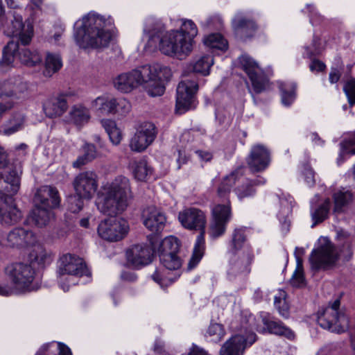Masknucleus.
<instances>
[{
    "instance_id": "nucleus-1",
    "label": "nucleus",
    "mask_w": 355,
    "mask_h": 355,
    "mask_svg": "<svg viewBox=\"0 0 355 355\" xmlns=\"http://www.w3.org/2000/svg\"><path fill=\"white\" fill-rule=\"evenodd\" d=\"M132 198L130 181L124 176L116 177L104 187L96 203L101 213L112 218L102 220L98 225V234L102 239L114 242L126 236L129 230L128 221L114 217L127 209Z\"/></svg>"
},
{
    "instance_id": "nucleus-2",
    "label": "nucleus",
    "mask_w": 355,
    "mask_h": 355,
    "mask_svg": "<svg viewBox=\"0 0 355 355\" xmlns=\"http://www.w3.org/2000/svg\"><path fill=\"white\" fill-rule=\"evenodd\" d=\"M144 33L147 39L145 46L147 51H154L159 49L163 54L178 58L187 56L192 51L189 41L185 40L182 32H166L164 25L153 18L146 20Z\"/></svg>"
},
{
    "instance_id": "nucleus-3",
    "label": "nucleus",
    "mask_w": 355,
    "mask_h": 355,
    "mask_svg": "<svg viewBox=\"0 0 355 355\" xmlns=\"http://www.w3.org/2000/svg\"><path fill=\"white\" fill-rule=\"evenodd\" d=\"M11 32L13 37L18 39V42L9 41L3 47L2 58L0 64L9 65L13 62L17 57L20 62L28 66H34L42 60L40 54L36 50H31L26 47L28 45L33 37V26L29 21L23 22V18L20 15L14 14L11 21Z\"/></svg>"
},
{
    "instance_id": "nucleus-4",
    "label": "nucleus",
    "mask_w": 355,
    "mask_h": 355,
    "mask_svg": "<svg viewBox=\"0 0 355 355\" xmlns=\"http://www.w3.org/2000/svg\"><path fill=\"white\" fill-rule=\"evenodd\" d=\"M113 20L103 16L89 12L81 20L76 21L75 39L83 49H100L108 46L112 39L111 28Z\"/></svg>"
},
{
    "instance_id": "nucleus-5",
    "label": "nucleus",
    "mask_w": 355,
    "mask_h": 355,
    "mask_svg": "<svg viewBox=\"0 0 355 355\" xmlns=\"http://www.w3.org/2000/svg\"><path fill=\"white\" fill-rule=\"evenodd\" d=\"M21 173V165L17 162L12 164L0 178V222L2 224L12 225L19 222L22 216L12 198L19 189Z\"/></svg>"
},
{
    "instance_id": "nucleus-6",
    "label": "nucleus",
    "mask_w": 355,
    "mask_h": 355,
    "mask_svg": "<svg viewBox=\"0 0 355 355\" xmlns=\"http://www.w3.org/2000/svg\"><path fill=\"white\" fill-rule=\"evenodd\" d=\"M213 64V57L206 55L200 57L191 65L193 73L184 76V79L177 87V113L182 114L196 107L195 94L198 89V83L195 73H200L202 76L209 75L210 67Z\"/></svg>"
},
{
    "instance_id": "nucleus-7",
    "label": "nucleus",
    "mask_w": 355,
    "mask_h": 355,
    "mask_svg": "<svg viewBox=\"0 0 355 355\" xmlns=\"http://www.w3.org/2000/svg\"><path fill=\"white\" fill-rule=\"evenodd\" d=\"M178 219L184 228L200 232L195 243L192 256L188 263V268L191 270L198 264L204 254L206 216L200 209L191 207L180 211L178 214Z\"/></svg>"
},
{
    "instance_id": "nucleus-8",
    "label": "nucleus",
    "mask_w": 355,
    "mask_h": 355,
    "mask_svg": "<svg viewBox=\"0 0 355 355\" xmlns=\"http://www.w3.org/2000/svg\"><path fill=\"white\" fill-rule=\"evenodd\" d=\"M340 301L336 300L333 304L318 313L317 321L323 329L341 334L349 329V320L345 309H340Z\"/></svg>"
},
{
    "instance_id": "nucleus-9",
    "label": "nucleus",
    "mask_w": 355,
    "mask_h": 355,
    "mask_svg": "<svg viewBox=\"0 0 355 355\" xmlns=\"http://www.w3.org/2000/svg\"><path fill=\"white\" fill-rule=\"evenodd\" d=\"M339 259V254L335 245L327 238L319 239L318 245L310 255L313 269L329 270L334 267Z\"/></svg>"
},
{
    "instance_id": "nucleus-10",
    "label": "nucleus",
    "mask_w": 355,
    "mask_h": 355,
    "mask_svg": "<svg viewBox=\"0 0 355 355\" xmlns=\"http://www.w3.org/2000/svg\"><path fill=\"white\" fill-rule=\"evenodd\" d=\"M150 71L149 67L143 65L129 72L122 73L113 80L114 87L122 93L130 92L141 84L145 88L146 77H148Z\"/></svg>"
},
{
    "instance_id": "nucleus-11",
    "label": "nucleus",
    "mask_w": 355,
    "mask_h": 355,
    "mask_svg": "<svg viewBox=\"0 0 355 355\" xmlns=\"http://www.w3.org/2000/svg\"><path fill=\"white\" fill-rule=\"evenodd\" d=\"M36 242L35 234L29 229L18 227L8 233H0V245L2 247L21 249Z\"/></svg>"
},
{
    "instance_id": "nucleus-12",
    "label": "nucleus",
    "mask_w": 355,
    "mask_h": 355,
    "mask_svg": "<svg viewBox=\"0 0 355 355\" xmlns=\"http://www.w3.org/2000/svg\"><path fill=\"white\" fill-rule=\"evenodd\" d=\"M146 66L149 67L151 71L148 77H146L145 90L150 96H162L165 91L164 82L168 81L171 76V69L159 64Z\"/></svg>"
},
{
    "instance_id": "nucleus-13",
    "label": "nucleus",
    "mask_w": 355,
    "mask_h": 355,
    "mask_svg": "<svg viewBox=\"0 0 355 355\" xmlns=\"http://www.w3.org/2000/svg\"><path fill=\"white\" fill-rule=\"evenodd\" d=\"M231 218L232 209L229 200L225 204L214 205L211 209V219L209 225L210 236L216 239L223 235Z\"/></svg>"
},
{
    "instance_id": "nucleus-14",
    "label": "nucleus",
    "mask_w": 355,
    "mask_h": 355,
    "mask_svg": "<svg viewBox=\"0 0 355 355\" xmlns=\"http://www.w3.org/2000/svg\"><path fill=\"white\" fill-rule=\"evenodd\" d=\"M5 273L18 289H26L34 279L35 271L31 264L12 263L5 268Z\"/></svg>"
},
{
    "instance_id": "nucleus-15",
    "label": "nucleus",
    "mask_w": 355,
    "mask_h": 355,
    "mask_svg": "<svg viewBox=\"0 0 355 355\" xmlns=\"http://www.w3.org/2000/svg\"><path fill=\"white\" fill-rule=\"evenodd\" d=\"M76 194L86 200L93 198L98 187V178L93 171L79 173L73 180Z\"/></svg>"
},
{
    "instance_id": "nucleus-16",
    "label": "nucleus",
    "mask_w": 355,
    "mask_h": 355,
    "mask_svg": "<svg viewBox=\"0 0 355 355\" xmlns=\"http://www.w3.org/2000/svg\"><path fill=\"white\" fill-rule=\"evenodd\" d=\"M241 63L251 80L254 92L260 94L266 91L268 87L269 81L258 64L248 55L242 56Z\"/></svg>"
},
{
    "instance_id": "nucleus-17",
    "label": "nucleus",
    "mask_w": 355,
    "mask_h": 355,
    "mask_svg": "<svg viewBox=\"0 0 355 355\" xmlns=\"http://www.w3.org/2000/svg\"><path fill=\"white\" fill-rule=\"evenodd\" d=\"M156 135L155 125L150 122H144L139 125L131 138L130 148L133 151L141 152L153 143Z\"/></svg>"
},
{
    "instance_id": "nucleus-18",
    "label": "nucleus",
    "mask_w": 355,
    "mask_h": 355,
    "mask_svg": "<svg viewBox=\"0 0 355 355\" xmlns=\"http://www.w3.org/2000/svg\"><path fill=\"white\" fill-rule=\"evenodd\" d=\"M58 273L60 276L64 275L78 277L90 275V272L83 259L71 254H64L60 258Z\"/></svg>"
},
{
    "instance_id": "nucleus-19",
    "label": "nucleus",
    "mask_w": 355,
    "mask_h": 355,
    "mask_svg": "<svg viewBox=\"0 0 355 355\" xmlns=\"http://www.w3.org/2000/svg\"><path fill=\"white\" fill-rule=\"evenodd\" d=\"M227 274L230 277L241 275H247L250 272V265L254 259L251 249H247L240 253H232Z\"/></svg>"
},
{
    "instance_id": "nucleus-20",
    "label": "nucleus",
    "mask_w": 355,
    "mask_h": 355,
    "mask_svg": "<svg viewBox=\"0 0 355 355\" xmlns=\"http://www.w3.org/2000/svg\"><path fill=\"white\" fill-rule=\"evenodd\" d=\"M256 340V335L251 334L248 338L242 335H235L227 340L221 347L219 355H243L245 349Z\"/></svg>"
},
{
    "instance_id": "nucleus-21",
    "label": "nucleus",
    "mask_w": 355,
    "mask_h": 355,
    "mask_svg": "<svg viewBox=\"0 0 355 355\" xmlns=\"http://www.w3.org/2000/svg\"><path fill=\"white\" fill-rule=\"evenodd\" d=\"M142 218L144 226L155 233L162 232L166 222L165 214L155 206L146 207L142 212Z\"/></svg>"
},
{
    "instance_id": "nucleus-22",
    "label": "nucleus",
    "mask_w": 355,
    "mask_h": 355,
    "mask_svg": "<svg viewBox=\"0 0 355 355\" xmlns=\"http://www.w3.org/2000/svg\"><path fill=\"white\" fill-rule=\"evenodd\" d=\"M35 206H42L50 209L59 206L60 198L56 188L51 186H42L36 191L33 198Z\"/></svg>"
},
{
    "instance_id": "nucleus-23",
    "label": "nucleus",
    "mask_w": 355,
    "mask_h": 355,
    "mask_svg": "<svg viewBox=\"0 0 355 355\" xmlns=\"http://www.w3.org/2000/svg\"><path fill=\"white\" fill-rule=\"evenodd\" d=\"M153 255V249L149 245L143 244L135 245L126 252L128 261L135 267L150 263Z\"/></svg>"
},
{
    "instance_id": "nucleus-24",
    "label": "nucleus",
    "mask_w": 355,
    "mask_h": 355,
    "mask_svg": "<svg viewBox=\"0 0 355 355\" xmlns=\"http://www.w3.org/2000/svg\"><path fill=\"white\" fill-rule=\"evenodd\" d=\"M248 164L254 172L265 170L270 163V153L262 145L254 146L247 159Z\"/></svg>"
},
{
    "instance_id": "nucleus-25",
    "label": "nucleus",
    "mask_w": 355,
    "mask_h": 355,
    "mask_svg": "<svg viewBox=\"0 0 355 355\" xmlns=\"http://www.w3.org/2000/svg\"><path fill=\"white\" fill-rule=\"evenodd\" d=\"M261 318L264 329L268 333L284 337L291 340L295 338L294 332L282 321L268 313H262Z\"/></svg>"
},
{
    "instance_id": "nucleus-26",
    "label": "nucleus",
    "mask_w": 355,
    "mask_h": 355,
    "mask_svg": "<svg viewBox=\"0 0 355 355\" xmlns=\"http://www.w3.org/2000/svg\"><path fill=\"white\" fill-rule=\"evenodd\" d=\"M67 95L60 94L46 100L43 103V110L49 118L62 115L68 108Z\"/></svg>"
},
{
    "instance_id": "nucleus-27",
    "label": "nucleus",
    "mask_w": 355,
    "mask_h": 355,
    "mask_svg": "<svg viewBox=\"0 0 355 355\" xmlns=\"http://www.w3.org/2000/svg\"><path fill=\"white\" fill-rule=\"evenodd\" d=\"M232 25L236 34L245 38L252 37L258 28L253 20L246 18L241 13L236 15L232 20Z\"/></svg>"
},
{
    "instance_id": "nucleus-28",
    "label": "nucleus",
    "mask_w": 355,
    "mask_h": 355,
    "mask_svg": "<svg viewBox=\"0 0 355 355\" xmlns=\"http://www.w3.org/2000/svg\"><path fill=\"white\" fill-rule=\"evenodd\" d=\"M89 109L81 104L73 105L69 112V121L77 126H83L90 120Z\"/></svg>"
},
{
    "instance_id": "nucleus-29",
    "label": "nucleus",
    "mask_w": 355,
    "mask_h": 355,
    "mask_svg": "<svg viewBox=\"0 0 355 355\" xmlns=\"http://www.w3.org/2000/svg\"><path fill=\"white\" fill-rule=\"evenodd\" d=\"M52 216L53 214L49 208L35 205L31 214L30 219L36 226L42 227L49 223Z\"/></svg>"
},
{
    "instance_id": "nucleus-30",
    "label": "nucleus",
    "mask_w": 355,
    "mask_h": 355,
    "mask_svg": "<svg viewBox=\"0 0 355 355\" xmlns=\"http://www.w3.org/2000/svg\"><path fill=\"white\" fill-rule=\"evenodd\" d=\"M333 199L334 202V212L342 213L344 209L353 200L352 193L345 189H342L336 191L333 194Z\"/></svg>"
},
{
    "instance_id": "nucleus-31",
    "label": "nucleus",
    "mask_w": 355,
    "mask_h": 355,
    "mask_svg": "<svg viewBox=\"0 0 355 355\" xmlns=\"http://www.w3.org/2000/svg\"><path fill=\"white\" fill-rule=\"evenodd\" d=\"M331 205L330 199L327 198L322 203L311 208V216L313 220L311 227H314L328 218Z\"/></svg>"
},
{
    "instance_id": "nucleus-32",
    "label": "nucleus",
    "mask_w": 355,
    "mask_h": 355,
    "mask_svg": "<svg viewBox=\"0 0 355 355\" xmlns=\"http://www.w3.org/2000/svg\"><path fill=\"white\" fill-rule=\"evenodd\" d=\"M115 98L105 96H98L92 102V107L102 114H114Z\"/></svg>"
},
{
    "instance_id": "nucleus-33",
    "label": "nucleus",
    "mask_w": 355,
    "mask_h": 355,
    "mask_svg": "<svg viewBox=\"0 0 355 355\" xmlns=\"http://www.w3.org/2000/svg\"><path fill=\"white\" fill-rule=\"evenodd\" d=\"M304 251L303 248H296L295 250V255L297 261L296 269L291 279V284L295 287H300L304 284V277L302 267V260L300 258L304 254Z\"/></svg>"
},
{
    "instance_id": "nucleus-34",
    "label": "nucleus",
    "mask_w": 355,
    "mask_h": 355,
    "mask_svg": "<svg viewBox=\"0 0 355 355\" xmlns=\"http://www.w3.org/2000/svg\"><path fill=\"white\" fill-rule=\"evenodd\" d=\"M25 121L21 112L15 113L11 119L2 127V132L6 135H10L23 128Z\"/></svg>"
},
{
    "instance_id": "nucleus-35",
    "label": "nucleus",
    "mask_w": 355,
    "mask_h": 355,
    "mask_svg": "<svg viewBox=\"0 0 355 355\" xmlns=\"http://www.w3.org/2000/svg\"><path fill=\"white\" fill-rule=\"evenodd\" d=\"M204 44L213 51H225L228 47L227 41L219 33H212L205 37Z\"/></svg>"
},
{
    "instance_id": "nucleus-36",
    "label": "nucleus",
    "mask_w": 355,
    "mask_h": 355,
    "mask_svg": "<svg viewBox=\"0 0 355 355\" xmlns=\"http://www.w3.org/2000/svg\"><path fill=\"white\" fill-rule=\"evenodd\" d=\"M62 66V62L59 55L48 53L46 56L43 73L46 77H51L61 69Z\"/></svg>"
},
{
    "instance_id": "nucleus-37",
    "label": "nucleus",
    "mask_w": 355,
    "mask_h": 355,
    "mask_svg": "<svg viewBox=\"0 0 355 355\" xmlns=\"http://www.w3.org/2000/svg\"><path fill=\"white\" fill-rule=\"evenodd\" d=\"M130 166L135 178L139 181L145 180L146 177L152 173V170L148 166L145 159L133 161Z\"/></svg>"
},
{
    "instance_id": "nucleus-38",
    "label": "nucleus",
    "mask_w": 355,
    "mask_h": 355,
    "mask_svg": "<svg viewBox=\"0 0 355 355\" xmlns=\"http://www.w3.org/2000/svg\"><path fill=\"white\" fill-rule=\"evenodd\" d=\"M101 124L107 133L110 141L114 145H118L121 142L122 135L115 122L112 120L105 119L101 121Z\"/></svg>"
},
{
    "instance_id": "nucleus-39",
    "label": "nucleus",
    "mask_w": 355,
    "mask_h": 355,
    "mask_svg": "<svg viewBox=\"0 0 355 355\" xmlns=\"http://www.w3.org/2000/svg\"><path fill=\"white\" fill-rule=\"evenodd\" d=\"M159 257L161 263L168 270H176L182 265L181 259L177 254L160 252Z\"/></svg>"
},
{
    "instance_id": "nucleus-40",
    "label": "nucleus",
    "mask_w": 355,
    "mask_h": 355,
    "mask_svg": "<svg viewBox=\"0 0 355 355\" xmlns=\"http://www.w3.org/2000/svg\"><path fill=\"white\" fill-rule=\"evenodd\" d=\"M178 32H182L185 37L186 41H189L193 50L194 44V37L198 35V28L194 22L190 19L183 21L180 29L177 30Z\"/></svg>"
},
{
    "instance_id": "nucleus-41",
    "label": "nucleus",
    "mask_w": 355,
    "mask_h": 355,
    "mask_svg": "<svg viewBox=\"0 0 355 355\" xmlns=\"http://www.w3.org/2000/svg\"><path fill=\"white\" fill-rule=\"evenodd\" d=\"M279 89L282 104L285 106L291 105L295 98L296 85L294 83H280Z\"/></svg>"
},
{
    "instance_id": "nucleus-42",
    "label": "nucleus",
    "mask_w": 355,
    "mask_h": 355,
    "mask_svg": "<svg viewBox=\"0 0 355 355\" xmlns=\"http://www.w3.org/2000/svg\"><path fill=\"white\" fill-rule=\"evenodd\" d=\"M30 259L32 261L37 263L39 265H44L51 262L50 254L42 245H37L30 253Z\"/></svg>"
},
{
    "instance_id": "nucleus-43",
    "label": "nucleus",
    "mask_w": 355,
    "mask_h": 355,
    "mask_svg": "<svg viewBox=\"0 0 355 355\" xmlns=\"http://www.w3.org/2000/svg\"><path fill=\"white\" fill-rule=\"evenodd\" d=\"M279 202L280 209L279 211L277 216L280 222L286 223L287 219L292 212L293 200L291 196L283 197L280 198Z\"/></svg>"
},
{
    "instance_id": "nucleus-44",
    "label": "nucleus",
    "mask_w": 355,
    "mask_h": 355,
    "mask_svg": "<svg viewBox=\"0 0 355 355\" xmlns=\"http://www.w3.org/2000/svg\"><path fill=\"white\" fill-rule=\"evenodd\" d=\"M286 292L280 291L278 295L275 296L274 304L278 313L284 318L289 317V306L286 300Z\"/></svg>"
},
{
    "instance_id": "nucleus-45",
    "label": "nucleus",
    "mask_w": 355,
    "mask_h": 355,
    "mask_svg": "<svg viewBox=\"0 0 355 355\" xmlns=\"http://www.w3.org/2000/svg\"><path fill=\"white\" fill-rule=\"evenodd\" d=\"M245 241V230L243 228H236L234 230L230 243V252L236 253L240 250Z\"/></svg>"
},
{
    "instance_id": "nucleus-46",
    "label": "nucleus",
    "mask_w": 355,
    "mask_h": 355,
    "mask_svg": "<svg viewBox=\"0 0 355 355\" xmlns=\"http://www.w3.org/2000/svg\"><path fill=\"white\" fill-rule=\"evenodd\" d=\"M180 249V243L178 239L175 236H168L165 238L159 246L160 252H171V254H177Z\"/></svg>"
},
{
    "instance_id": "nucleus-47",
    "label": "nucleus",
    "mask_w": 355,
    "mask_h": 355,
    "mask_svg": "<svg viewBox=\"0 0 355 355\" xmlns=\"http://www.w3.org/2000/svg\"><path fill=\"white\" fill-rule=\"evenodd\" d=\"M236 177L234 173L227 176L220 183L218 189V194L220 197L227 199L232 187L235 184Z\"/></svg>"
},
{
    "instance_id": "nucleus-48",
    "label": "nucleus",
    "mask_w": 355,
    "mask_h": 355,
    "mask_svg": "<svg viewBox=\"0 0 355 355\" xmlns=\"http://www.w3.org/2000/svg\"><path fill=\"white\" fill-rule=\"evenodd\" d=\"M55 346L57 349L59 351V355H72L70 349L65 345L61 343H52L49 344L44 345L37 352L35 355H49L47 351L49 347Z\"/></svg>"
},
{
    "instance_id": "nucleus-49",
    "label": "nucleus",
    "mask_w": 355,
    "mask_h": 355,
    "mask_svg": "<svg viewBox=\"0 0 355 355\" xmlns=\"http://www.w3.org/2000/svg\"><path fill=\"white\" fill-rule=\"evenodd\" d=\"M207 334L211 337V340L214 343L220 341L225 336V331L222 325L215 323L211 324L207 330Z\"/></svg>"
},
{
    "instance_id": "nucleus-50",
    "label": "nucleus",
    "mask_w": 355,
    "mask_h": 355,
    "mask_svg": "<svg viewBox=\"0 0 355 355\" xmlns=\"http://www.w3.org/2000/svg\"><path fill=\"white\" fill-rule=\"evenodd\" d=\"M355 154V136L348 141L341 144V151L338 158V163L340 164L343 162V157L345 155Z\"/></svg>"
},
{
    "instance_id": "nucleus-51",
    "label": "nucleus",
    "mask_w": 355,
    "mask_h": 355,
    "mask_svg": "<svg viewBox=\"0 0 355 355\" xmlns=\"http://www.w3.org/2000/svg\"><path fill=\"white\" fill-rule=\"evenodd\" d=\"M115 107L114 114L119 115H125L131 109L130 103L123 98H115Z\"/></svg>"
},
{
    "instance_id": "nucleus-52",
    "label": "nucleus",
    "mask_w": 355,
    "mask_h": 355,
    "mask_svg": "<svg viewBox=\"0 0 355 355\" xmlns=\"http://www.w3.org/2000/svg\"><path fill=\"white\" fill-rule=\"evenodd\" d=\"M343 89L349 105L353 106L355 105V79L349 80Z\"/></svg>"
},
{
    "instance_id": "nucleus-53",
    "label": "nucleus",
    "mask_w": 355,
    "mask_h": 355,
    "mask_svg": "<svg viewBox=\"0 0 355 355\" xmlns=\"http://www.w3.org/2000/svg\"><path fill=\"white\" fill-rule=\"evenodd\" d=\"M251 184L252 182L247 181L245 184L236 188V193L239 199L250 197L255 193V191L251 186Z\"/></svg>"
},
{
    "instance_id": "nucleus-54",
    "label": "nucleus",
    "mask_w": 355,
    "mask_h": 355,
    "mask_svg": "<svg viewBox=\"0 0 355 355\" xmlns=\"http://www.w3.org/2000/svg\"><path fill=\"white\" fill-rule=\"evenodd\" d=\"M83 155L86 158V159L92 162L95 158H96L98 156H99L96 146L90 143H85L84 146H83Z\"/></svg>"
},
{
    "instance_id": "nucleus-55",
    "label": "nucleus",
    "mask_w": 355,
    "mask_h": 355,
    "mask_svg": "<svg viewBox=\"0 0 355 355\" xmlns=\"http://www.w3.org/2000/svg\"><path fill=\"white\" fill-rule=\"evenodd\" d=\"M12 78L0 81V97H12Z\"/></svg>"
},
{
    "instance_id": "nucleus-56",
    "label": "nucleus",
    "mask_w": 355,
    "mask_h": 355,
    "mask_svg": "<svg viewBox=\"0 0 355 355\" xmlns=\"http://www.w3.org/2000/svg\"><path fill=\"white\" fill-rule=\"evenodd\" d=\"M82 198H79L77 195L69 197V209L73 213L79 212L83 207V201Z\"/></svg>"
},
{
    "instance_id": "nucleus-57",
    "label": "nucleus",
    "mask_w": 355,
    "mask_h": 355,
    "mask_svg": "<svg viewBox=\"0 0 355 355\" xmlns=\"http://www.w3.org/2000/svg\"><path fill=\"white\" fill-rule=\"evenodd\" d=\"M26 89V85L19 78H12V91L13 96L17 98H19V94Z\"/></svg>"
},
{
    "instance_id": "nucleus-58",
    "label": "nucleus",
    "mask_w": 355,
    "mask_h": 355,
    "mask_svg": "<svg viewBox=\"0 0 355 355\" xmlns=\"http://www.w3.org/2000/svg\"><path fill=\"white\" fill-rule=\"evenodd\" d=\"M303 175L304 177L305 182L309 187H312L314 185L315 182V173L309 166H304Z\"/></svg>"
},
{
    "instance_id": "nucleus-59",
    "label": "nucleus",
    "mask_w": 355,
    "mask_h": 355,
    "mask_svg": "<svg viewBox=\"0 0 355 355\" xmlns=\"http://www.w3.org/2000/svg\"><path fill=\"white\" fill-rule=\"evenodd\" d=\"M153 279L158 283L161 287L167 286L168 284H172L175 279H173L171 277L168 278H162V275L159 273L158 270H156L154 274L152 275Z\"/></svg>"
},
{
    "instance_id": "nucleus-60",
    "label": "nucleus",
    "mask_w": 355,
    "mask_h": 355,
    "mask_svg": "<svg viewBox=\"0 0 355 355\" xmlns=\"http://www.w3.org/2000/svg\"><path fill=\"white\" fill-rule=\"evenodd\" d=\"M319 42V39L318 37H314L313 40L312 47L306 46L305 47V53L304 55L309 58H311L313 55H315L319 53L318 49V44Z\"/></svg>"
},
{
    "instance_id": "nucleus-61",
    "label": "nucleus",
    "mask_w": 355,
    "mask_h": 355,
    "mask_svg": "<svg viewBox=\"0 0 355 355\" xmlns=\"http://www.w3.org/2000/svg\"><path fill=\"white\" fill-rule=\"evenodd\" d=\"M311 71H322L325 69V64L318 60L313 59L309 66Z\"/></svg>"
},
{
    "instance_id": "nucleus-62",
    "label": "nucleus",
    "mask_w": 355,
    "mask_h": 355,
    "mask_svg": "<svg viewBox=\"0 0 355 355\" xmlns=\"http://www.w3.org/2000/svg\"><path fill=\"white\" fill-rule=\"evenodd\" d=\"M14 106V103L11 101L0 103V120L3 114L8 110H11Z\"/></svg>"
},
{
    "instance_id": "nucleus-63",
    "label": "nucleus",
    "mask_w": 355,
    "mask_h": 355,
    "mask_svg": "<svg viewBox=\"0 0 355 355\" xmlns=\"http://www.w3.org/2000/svg\"><path fill=\"white\" fill-rule=\"evenodd\" d=\"M195 153L198 156L199 159L203 162H209L213 157L211 153L207 150H198Z\"/></svg>"
},
{
    "instance_id": "nucleus-64",
    "label": "nucleus",
    "mask_w": 355,
    "mask_h": 355,
    "mask_svg": "<svg viewBox=\"0 0 355 355\" xmlns=\"http://www.w3.org/2000/svg\"><path fill=\"white\" fill-rule=\"evenodd\" d=\"M8 164V153L5 149L0 146V168H5Z\"/></svg>"
}]
</instances>
